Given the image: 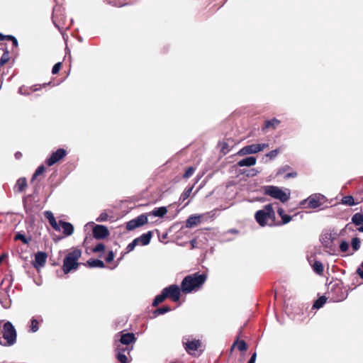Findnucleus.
<instances>
[{"label": "nucleus", "mask_w": 363, "mask_h": 363, "mask_svg": "<svg viewBox=\"0 0 363 363\" xmlns=\"http://www.w3.org/2000/svg\"><path fill=\"white\" fill-rule=\"evenodd\" d=\"M207 280L206 273L196 272L186 276L181 283V290L184 294L200 290Z\"/></svg>", "instance_id": "nucleus-1"}, {"label": "nucleus", "mask_w": 363, "mask_h": 363, "mask_svg": "<svg viewBox=\"0 0 363 363\" xmlns=\"http://www.w3.org/2000/svg\"><path fill=\"white\" fill-rule=\"evenodd\" d=\"M82 250L77 247H72L65 256L62 264V271L65 274L72 270H77L80 263L78 262L82 256Z\"/></svg>", "instance_id": "nucleus-2"}, {"label": "nucleus", "mask_w": 363, "mask_h": 363, "mask_svg": "<svg viewBox=\"0 0 363 363\" xmlns=\"http://www.w3.org/2000/svg\"><path fill=\"white\" fill-rule=\"evenodd\" d=\"M255 218L260 226L276 225V217L272 204H267L262 209L257 211L255 214Z\"/></svg>", "instance_id": "nucleus-3"}, {"label": "nucleus", "mask_w": 363, "mask_h": 363, "mask_svg": "<svg viewBox=\"0 0 363 363\" xmlns=\"http://www.w3.org/2000/svg\"><path fill=\"white\" fill-rule=\"evenodd\" d=\"M16 330L13 324L7 321L0 331V345L2 346H11L16 342Z\"/></svg>", "instance_id": "nucleus-4"}, {"label": "nucleus", "mask_w": 363, "mask_h": 363, "mask_svg": "<svg viewBox=\"0 0 363 363\" xmlns=\"http://www.w3.org/2000/svg\"><path fill=\"white\" fill-rule=\"evenodd\" d=\"M264 195L269 196L282 203L286 202L290 198V193H286L276 186H266L264 188Z\"/></svg>", "instance_id": "nucleus-5"}, {"label": "nucleus", "mask_w": 363, "mask_h": 363, "mask_svg": "<svg viewBox=\"0 0 363 363\" xmlns=\"http://www.w3.org/2000/svg\"><path fill=\"white\" fill-rule=\"evenodd\" d=\"M325 197L320 194H314L301 202V205L308 208H317L320 207L325 202Z\"/></svg>", "instance_id": "nucleus-6"}, {"label": "nucleus", "mask_w": 363, "mask_h": 363, "mask_svg": "<svg viewBox=\"0 0 363 363\" xmlns=\"http://www.w3.org/2000/svg\"><path fill=\"white\" fill-rule=\"evenodd\" d=\"M268 146H269V145L266 144V143L252 144V145H246L240 150V151L238 152V155H250V154H255V153L262 151Z\"/></svg>", "instance_id": "nucleus-7"}, {"label": "nucleus", "mask_w": 363, "mask_h": 363, "mask_svg": "<svg viewBox=\"0 0 363 363\" xmlns=\"http://www.w3.org/2000/svg\"><path fill=\"white\" fill-rule=\"evenodd\" d=\"M67 155V152L64 148H59L55 152H52L50 156L47 158L45 163L51 167L57 162L61 161Z\"/></svg>", "instance_id": "nucleus-8"}, {"label": "nucleus", "mask_w": 363, "mask_h": 363, "mask_svg": "<svg viewBox=\"0 0 363 363\" xmlns=\"http://www.w3.org/2000/svg\"><path fill=\"white\" fill-rule=\"evenodd\" d=\"M164 294L167 295V298H170L174 302H177L179 300L181 296V288L176 284H172L167 287H165L162 290Z\"/></svg>", "instance_id": "nucleus-9"}, {"label": "nucleus", "mask_w": 363, "mask_h": 363, "mask_svg": "<svg viewBox=\"0 0 363 363\" xmlns=\"http://www.w3.org/2000/svg\"><path fill=\"white\" fill-rule=\"evenodd\" d=\"M148 218L145 214H141L134 219L130 220L126 223V229L128 230H133L134 229L141 227L147 223Z\"/></svg>", "instance_id": "nucleus-10"}, {"label": "nucleus", "mask_w": 363, "mask_h": 363, "mask_svg": "<svg viewBox=\"0 0 363 363\" xmlns=\"http://www.w3.org/2000/svg\"><path fill=\"white\" fill-rule=\"evenodd\" d=\"M183 345L184 346L185 350L189 354H193L195 351H197L201 346V342L199 340H190L189 339H184Z\"/></svg>", "instance_id": "nucleus-11"}, {"label": "nucleus", "mask_w": 363, "mask_h": 363, "mask_svg": "<svg viewBox=\"0 0 363 363\" xmlns=\"http://www.w3.org/2000/svg\"><path fill=\"white\" fill-rule=\"evenodd\" d=\"M93 237L96 240L104 239L109 236L110 232L107 227L102 225H96L92 230Z\"/></svg>", "instance_id": "nucleus-12"}, {"label": "nucleus", "mask_w": 363, "mask_h": 363, "mask_svg": "<svg viewBox=\"0 0 363 363\" xmlns=\"http://www.w3.org/2000/svg\"><path fill=\"white\" fill-rule=\"evenodd\" d=\"M48 255L44 252H38L35 255V259L33 262V266L38 269L45 266L47 260Z\"/></svg>", "instance_id": "nucleus-13"}, {"label": "nucleus", "mask_w": 363, "mask_h": 363, "mask_svg": "<svg viewBox=\"0 0 363 363\" xmlns=\"http://www.w3.org/2000/svg\"><path fill=\"white\" fill-rule=\"evenodd\" d=\"M136 340L137 339H136L134 333H123V332H121L120 342L123 345H125L128 347L130 344L135 343Z\"/></svg>", "instance_id": "nucleus-14"}, {"label": "nucleus", "mask_w": 363, "mask_h": 363, "mask_svg": "<svg viewBox=\"0 0 363 363\" xmlns=\"http://www.w3.org/2000/svg\"><path fill=\"white\" fill-rule=\"evenodd\" d=\"M281 121L276 118H273L270 120H266L262 127V130L266 131L269 129H275L279 125Z\"/></svg>", "instance_id": "nucleus-15"}, {"label": "nucleus", "mask_w": 363, "mask_h": 363, "mask_svg": "<svg viewBox=\"0 0 363 363\" xmlns=\"http://www.w3.org/2000/svg\"><path fill=\"white\" fill-rule=\"evenodd\" d=\"M277 213L281 217V221L277 223H276V225L287 224L292 220V216L286 214L284 210L281 207L278 208Z\"/></svg>", "instance_id": "nucleus-16"}, {"label": "nucleus", "mask_w": 363, "mask_h": 363, "mask_svg": "<svg viewBox=\"0 0 363 363\" xmlns=\"http://www.w3.org/2000/svg\"><path fill=\"white\" fill-rule=\"evenodd\" d=\"M59 225L62 228L63 233L65 234V236H69L73 234L74 227L72 224H71L70 223L60 220L59 221Z\"/></svg>", "instance_id": "nucleus-17"}, {"label": "nucleus", "mask_w": 363, "mask_h": 363, "mask_svg": "<svg viewBox=\"0 0 363 363\" xmlns=\"http://www.w3.org/2000/svg\"><path fill=\"white\" fill-rule=\"evenodd\" d=\"M45 217L48 220L50 225L57 231H60V225L57 224L53 213L51 211H47L44 213Z\"/></svg>", "instance_id": "nucleus-18"}, {"label": "nucleus", "mask_w": 363, "mask_h": 363, "mask_svg": "<svg viewBox=\"0 0 363 363\" xmlns=\"http://www.w3.org/2000/svg\"><path fill=\"white\" fill-rule=\"evenodd\" d=\"M152 237V233L151 231H148L146 233L143 234L138 238H136L138 244H141L142 245H147L150 243V240Z\"/></svg>", "instance_id": "nucleus-19"}, {"label": "nucleus", "mask_w": 363, "mask_h": 363, "mask_svg": "<svg viewBox=\"0 0 363 363\" xmlns=\"http://www.w3.org/2000/svg\"><path fill=\"white\" fill-rule=\"evenodd\" d=\"M257 160L255 157L250 156L245 157L239 162H238L237 165L238 167H251L256 164Z\"/></svg>", "instance_id": "nucleus-20"}, {"label": "nucleus", "mask_w": 363, "mask_h": 363, "mask_svg": "<svg viewBox=\"0 0 363 363\" xmlns=\"http://www.w3.org/2000/svg\"><path fill=\"white\" fill-rule=\"evenodd\" d=\"M235 347H237V348L240 352H245V351H246L247 350V345L246 342L244 340H240L239 337H238L237 340L232 345V346L230 347V352H233V350H234Z\"/></svg>", "instance_id": "nucleus-21"}, {"label": "nucleus", "mask_w": 363, "mask_h": 363, "mask_svg": "<svg viewBox=\"0 0 363 363\" xmlns=\"http://www.w3.org/2000/svg\"><path fill=\"white\" fill-rule=\"evenodd\" d=\"M201 222V216H190L186 221V227L191 228L196 226Z\"/></svg>", "instance_id": "nucleus-22"}, {"label": "nucleus", "mask_w": 363, "mask_h": 363, "mask_svg": "<svg viewBox=\"0 0 363 363\" xmlns=\"http://www.w3.org/2000/svg\"><path fill=\"white\" fill-rule=\"evenodd\" d=\"M341 203L350 206L358 204V203H356L355 195L354 196L350 195L343 196L342 199H341Z\"/></svg>", "instance_id": "nucleus-23"}, {"label": "nucleus", "mask_w": 363, "mask_h": 363, "mask_svg": "<svg viewBox=\"0 0 363 363\" xmlns=\"http://www.w3.org/2000/svg\"><path fill=\"white\" fill-rule=\"evenodd\" d=\"M87 265L89 267H99V268H104L105 264L103 261L97 259H89L87 261Z\"/></svg>", "instance_id": "nucleus-24"}, {"label": "nucleus", "mask_w": 363, "mask_h": 363, "mask_svg": "<svg viewBox=\"0 0 363 363\" xmlns=\"http://www.w3.org/2000/svg\"><path fill=\"white\" fill-rule=\"evenodd\" d=\"M16 187L19 192L23 191L27 187V180L25 177L19 178L16 182Z\"/></svg>", "instance_id": "nucleus-25"}, {"label": "nucleus", "mask_w": 363, "mask_h": 363, "mask_svg": "<svg viewBox=\"0 0 363 363\" xmlns=\"http://www.w3.org/2000/svg\"><path fill=\"white\" fill-rule=\"evenodd\" d=\"M313 269L317 274L321 275L324 271L323 264L320 261L316 260L313 264Z\"/></svg>", "instance_id": "nucleus-26"}, {"label": "nucleus", "mask_w": 363, "mask_h": 363, "mask_svg": "<svg viewBox=\"0 0 363 363\" xmlns=\"http://www.w3.org/2000/svg\"><path fill=\"white\" fill-rule=\"evenodd\" d=\"M352 222L355 225H360L363 223V214L362 213H356L352 217Z\"/></svg>", "instance_id": "nucleus-27"}, {"label": "nucleus", "mask_w": 363, "mask_h": 363, "mask_svg": "<svg viewBox=\"0 0 363 363\" xmlns=\"http://www.w3.org/2000/svg\"><path fill=\"white\" fill-rule=\"evenodd\" d=\"M167 213L166 207L156 208L152 211V215L157 217H163Z\"/></svg>", "instance_id": "nucleus-28"}, {"label": "nucleus", "mask_w": 363, "mask_h": 363, "mask_svg": "<svg viewBox=\"0 0 363 363\" xmlns=\"http://www.w3.org/2000/svg\"><path fill=\"white\" fill-rule=\"evenodd\" d=\"M166 298H167V295L164 294L163 291H162V293L160 294L155 296V298L152 302V306L154 307L157 306V305H159L160 303L163 302Z\"/></svg>", "instance_id": "nucleus-29"}, {"label": "nucleus", "mask_w": 363, "mask_h": 363, "mask_svg": "<svg viewBox=\"0 0 363 363\" xmlns=\"http://www.w3.org/2000/svg\"><path fill=\"white\" fill-rule=\"evenodd\" d=\"M326 301H327V298H325V296H322L319 297L317 300H315V301L313 303V307L318 309V308H321L326 303Z\"/></svg>", "instance_id": "nucleus-30"}, {"label": "nucleus", "mask_w": 363, "mask_h": 363, "mask_svg": "<svg viewBox=\"0 0 363 363\" xmlns=\"http://www.w3.org/2000/svg\"><path fill=\"white\" fill-rule=\"evenodd\" d=\"M45 167L44 165L42 164V165L39 166L32 177L31 182H33L35 179H36L38 176L43 174L45 172Z\"/></svg>", "instance_id": "nucleus-31"}, {"label": "nucleus", "mask_w": 363, "mask_h": 363, "mask_svg": "<svg viewBox=\"0 0 363 363\" xmlns=\"http://www.w3.org/2000/svg\"><path fill=\"white\" fill-rule=\"evenodd\" d=\"M15 240H21L23 244H28L31 238H27L23 234L18 233L14 237Z\"/></svg>", "instance_id": "nucleus-32"}, {"label": "nucleus", "mask_w": 363, "mask_h": 363, "mask_svg": "<svg viewBox=\"0 0 363 363\" xmlns=\"http://www.w3.org/2000/svg\"><path fill=\"white\" fill-rule=\"evenodd\" d=\"M9 59H10V55H9V52L6 50H4L1 59H0V66H3L5 64H6L9 61Z\"/></svg>", "instance_id": "nucleus-33"}, {"label": "nucleus", "mask_w": 363, "mask_h": 363, "mask_svg": "<svg viewBox=\"0 0 363 363\" xmlns=\"http://www.w3.org/2000/svg\"><path fill=\"white\" fill-rule=\"evenodd\" d=\"M171 311V308L169 306H164L161 308H159L157 309H156L154 312L155 315H161V314H164L169 311Z\"/></svg>", "instance_id": "nucleus-34"}, {"label": "nucleus", "mask_w": 363, "mask_h": 363, "mask_svg": "<svg viewBox=\"0 0 363 363\" xmlns=\"http://www.w3.org/2000/svg\"><path fill=\"white\" fill-rule=\"evenodd\" d=\"M38 329H39L38 321L36 319L33 318L31 320V323H30V331L32 333H35V332L38 331Z\"/></svg>", "instance_id": "nucleus-35"}, {"label": "nucleus", "mask_w": 363, "mask_h": 363, "mask_svg": "<svg viewBox=\"0 0 363 363\" xmlns=\"http://www.w3.org/2000/svg\"><path fill=\"white\" fill-rule=\"evenodd\" d=\"M192 189H193V186L186 189L184 190V191L183 192V194L181 195L180 200H182L184 201V200L188 199L191 195Z\"/></svg>", "instance_id": "nucleus-36"}, {"label": "nucleus", "mask_w": 363, "mask_h": 363, "mask_svg": "<svg viewBox=\"0 0 363 363\" xmlns=\"http://www.w3.org/2000/svg\"><path fill=\"white\" fill-rule=\"evenodd\" d=\"M194 172H195V168L194 167H188L186 169L184 174H183V178L189 179V177H191L193 175Z\"/></svg>", "instance_id": "nucleus-37"}, {"label": "nucleus", "mask_w": 363, "mask_h": 363, "mask_svg": "<svg viewBox=\"0 0 363 363\" xmlns=\"http://www.w3.org/2000/svg\"><path fill=\"white\" fill-rule=\"evenodd\" d=\"M356 203H363V189H359L355 192Z\"/></svg>", "instance_id": "nucleus-38"}, {"label": "nucleus", "mask_w": 363, "mask_h": 363, "mask_svg": "<svg viewBox=\"0 0 363 363\" xmlns=\"http://www.w3.org/2000/svg\"><path fill=\"white\" fill-rule=\"evenodd\" d=\"M352 247L354 251H357L360 247V240L358 238H354L352 240Z\"/></svg>", "instance_id": "nucleus-39"}, {"label": "nucleus", "mask_w": 363, "mask_h": 363, "mask_svg": "<svg viewBox=\"0 0 363 363\" xmlns=\"http://www.w3.org/2000/svg\"><path fill=\"white\" fill-rule=\"evenodd\" d=\"M219 145L220 147V150L224 155H226L230 151V148H229V145H228V143L223 141V142L220 143Z\"/></svg>", "instance_id": "nucleus-40"}, {"label": "nucleus", "mask_w": 363, "mask_h": 363, "mask_svg": "<svg viewBox=\"0 0 363 363\" xmlns=\"http://www.w3.org/2000/svg\"><path fill=\"white\" fill-rule=\"evenodd\" d=\"M105 251V245L103 243H99L92 249L93 252H100Z\"/></svg>", "instance_id": "nucleus-41"}, {"label": "nucleus", "mask_w": 363, "mask_h": 363, "mask_svg": "<svg viewBox=\"0 0 363 363\" xmlns=\"http://www.w3.org/2000/svg\"><path fill=\"white\" fill-rule=\"evenodd\" d=\"M116 358L121 363H127L128 362V358H127L126 355L121 352H118L116 354Z\"/></svg>", "instance_id": "nucleus-42"}, {"label": "nucleus", "mask_w": 363, "mask_h": 363, "mask_svg": "<svg viewBox=\"0 0 363 363\" xmlns=\"http://www.w3.org/2000/svg\"><path fill=\"white\" fill-rule=\"evenodd\" d=\"M137 240L134 239L126 247L127 252H130L134 250V248L138 245Z\"/></svg>", "instance_id": "nucleus-43"}, {"label": "nucleus", "mask_w": 363, "mask_h": 363, "mask_svg": "<svg viewBox=\"0 0 363 363\" xmlns=\"http://www.w3.org/2000/svg\"><path fill=\"white\" fill-rule=\"evenodd\" d=\"M61 67H62V62H59L56 63V64L53 66V67H52V73L53 74H57V73L60 72V69H61Z\"/></svg>", "instance_id": "nucleus-44"}, {"label": "nucleus", "mask_w": 363, "mask_h": 363, "mask_svg": "<svg viewBox=\"0 0 363 363\" xmlns=\"http://www.w3.org/2000/svg\"><path fill=\"white\" fill-rule=\"evenodd\" d=\"M108 217V214L105 212H103L100 214L99 218H96V221H98V222L106 221V220H107Z\"/></svg>", "instance_id": "nucleus-45"}, {"label": "nucleus", "mask_w": 363, "mask_h": 363, "mask_svg": "<svg viewBox=\"0 0 363 363\" xmlns=\"http://www.w3.org/2000/svg\"><path fill=\"white\" fill-rule=\"evenodd\" d=\"M349 245L346 241H342L340 245V249L342 252H345L347 251Z\"/></svg>", "instance_id": "nucleus-46"}, {"label": "nucleus", "mask_w": 363, "mask_h": 363, "mask_svg": "<svg viewBox=\"0 0 363 363\" xmlns=\"http://www.w3.org/2000/svg\"><path fill=\"white\" fill-rule=\"evenodd\" d=\"M290 169H291V167L289 165H285L279 169L278 174H281L286 173V172H288Z\"/></svg>", "instance_id": "nucleus-47"}, {"label": "nucleus", "mask_w": 363, "mask_h": 363, "mask_svg": "<svg viewBox=\"0 0 363 363\" xmlns=\"http://www.w3.org/2000/svg\"><path fill=\"white\" fill-rule=\"evenodd\" d=\"M113 259H114V254H113V251H109L107 256L105 258V260L107 262H110L113 261Z\"/></svg>", "instance_id": "nucleus-48"}, {"label": "nucleus", "mask_w": 363, "mask_h": 363, "mask_svg": "<svg viewBox=\"0 0 363 363\" xmlns=\"http://www.w3.org/2000/svg\"><path fill=\"white\" fill-rule=\"evenodd\" d=\"M278 152H279V150L277 149L273 150L270 151L269 153H267V156L270 157L271 159H272L277 155Z\"/></svg>", "instance_id": "nucleus-49"}, {"label": "nucleus", "mask_w": 363, "mask_h": 363, "mask_svg": "<svg viewBox=\"0 0 363 363\" xmlns=\"http://www.w3.org/2000/svg\"><path fill=\"white\" fill-rule=\"evenodd\" d=\"M296 176H297L296 172H291L286 173V175L284 176V178L285 179L294 178Z\"/></svg>", "instance_id": "nucleus-50"}, {"label": "nucleus", "mask_w": 363, "mask_h": 363, "mask_svg": "<svg viewBox=\"0 0 363 363\" xmlns=\"http://www.w3.org/2000/svg\"><path fill=\"white\" fill-rule=\"evenodd\" d=\"M11 38H13V35H3L2 33H0V40H10Z\"/></svg>", "instance_id": "nucleus-51"}, {"label": "nucleus", "mask_w": 363, "mask_h": 363, "mask_svg": "<svg viewBox=\"0 0 363 363\" xmlns=\"http://www.w3.org/2000/svg\"><path fill=\"white\" fill-rule=\"evenodd\" d=\"M257 358L256 352L253 353L247 363H255Z\"/></svg>", "instance_id": "nucleus-52"}, {"label": "nucleus", "mask_w": 363, "mask_h": 363, "mask_svg": "<svg viewBox=\"0 0 363 363\" xmlns=\"http://www.w3.org/2000/svg\"><path fill=\"white\" fill-rule=\"evenodd\" d=\"M190 244H191V248L193 249V248H195L197 247L198 242H197L196 239H193L191 240Z\"/></svg>", "instance_id": "nucleus-53"}, {"label": "nucleus", "mask_w": 363, "mask_h": 363, "mask_svg": "<svg viewBox=\"0 0 363 363\" xmlns=\"http://www.w3.org/2000/svg\"><path fill=\"white\" fill-rule=\"evenodd\" d=\"M10 40L12 41L13 45L14 47H16V48L18 47V43L17 39L14 36H13V38H11Z\"/></svg>", "instance_id": "nucleus-54"}, {"label": "nucleus", "mask_w": 363, "mask_h": 363, "mask_svg": "<svg viewBox=\"0 0 363 363\" xmlns=\"http://www.w3.org/2000/svg\"><path fill=\"white\" fill-rule=\"evenodd\" d=\"M6 257H7V255L5 253L0 255V265L1 264V263L6 259Z\"/></svg>", "instance_id": "nucleus-55"}, {"label": "nucleus", "mask_w": 363, "mask_h": 363, "mask_svg": "<svg viewBox=\"0 0 363 363\" xmlns=\"http://www.w3.org/2000/svg\"><path fill=\"white\" fill-rule=\"evenodd\" d=\"M357 273L358 274V275L363 279V270L361 269L360 268H358L357 269Z\"/></svg>", "instance_id": "nucleus-56"}, {"label": "nucleus", "mask_w": 363, "mask_h": 363, "mask_svg": "<svg viewBox=\"0 0 363 363\" xmlns=\"http://www.w3.org/2000/svg\"><path fill=\"white\" fill-rule=\"evenodd\" d=\"M15 157L17 160H20L22 157V153L21 152H16L15 153Z\"/></svg>", "instance_id": "nucleus-57"}, {"label": "nucleus", "mask_w": 363, "mask_h": 363, "mask_svg": "<svg viewBox=\"0 0 363 363\" xmlns=\"http://www.w3.org/2000/svg\"><path fill=\"white\" fill-rule=\"evenodd\" d=\"M250 172H251V174H250L251 176H255L258 173V171L255 169H252L250 170Z\"/></svg>", "instance_id": "nucleus-58"}, {"label": "nucleus", "mask_w": 363, "mask_h": 363, "mask_svg": "<svg viewBox=\"0 0 363 363\" xmlns=\"http://www.w3.org/2000/svg\"><path fill=\"white\" fill-rule=\"evenodd\" d=\"M357 230L359 231V232H363V223L362 224V225L357 228Z\"/></svg>", "instance_id": "nucleus-59"}, {"label": "nucleus", "mask_w": 363, "mask_h": 363, "mask_svg": "<svg viewBox=\"0 0 363 363\" xmlns=\"http://www.w3.org/2000/svg\"><path fill=\"white\" fill-rule=\"evenodd\" d=\"M23 87H21V88L19 89V93H21V94H25V92H24V91H23Z\"/></svg>", "instance_id": "nucleus-60"}, {"label": "nucleus", "mask_w": 363, "mask_h": 363, "mask_svg": "<svg viewBox=\"0 0 363 363\" xmlns=\"http://www.w3.org/2000/svg\"><path fill=\"white\" fill-rule=\"evenodd\" d=\"M55 17H56V14H55V13H54V14H53V16H52L53 21H55ZM54 23H55V22H54Z\"/></svg>", "instance_id": "nucleus-61"}, {"label": "nucleus", "mask_w": 363, "mask_h": 363, "mask_svg": "<svg viewBox=\"0 0 363 363\" xmlns=\"http://www.w3.org/2000/svg\"><path fill=\"white\" fill-rule=\"evenodd\" d=\"M361 267H363V262L361 264Z\"/></svg>", "instance_id": "nucleus-62"}, {"label": "nucleus", "mask_w": 363, "mask_h": 363, "mask_svg": "<svg viewBox=\"0 0 363 363\" xmlns=\"http://www.w3.org/2000/svg\"><path fill=\"white\" fill-rule=\"evenodd\" d=\"M172 363H179V362H172Z\"/></svg>", "instance_id": "nucleus-63"}]
</instances>
